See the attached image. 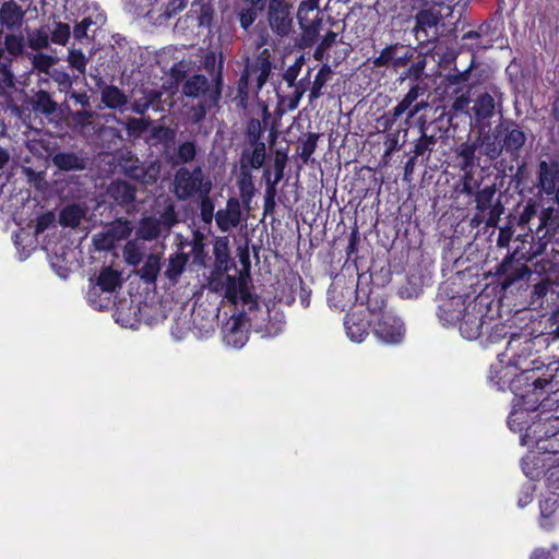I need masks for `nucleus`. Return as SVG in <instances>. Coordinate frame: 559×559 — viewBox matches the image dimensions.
<instances>
[{
	"label": "nucleus",
	"instance_id": "19",
	"mask_svg": "<svg viewBox=\"0 0 559 559\" xmlns=\"http://www.w3.org/2000/svg\"><path fill=\"white\" fill-rule=\"evenodd\" d=\"M215 221L223 233H227L237 227L241 222V207L239 201L235 198L229 199L226 203V207L216 212Z\"/></svg>",
	"mask_w": 559,
	"mask_h": 559
},
{
	"label": "nucleus",
	"instance_id": "52",
	"mask_svg": "<svg viewBox=\"0 0 559 559\" xmlns=\"http://www.w3.org/2000/svg\"><path fill=\"white\" fill-rule=\"evenodd\" d=\"M436 145V138L433 135H427L423 133V135L417 140L414 145V155L415 157L421 156L427 152H431Z\"/></svg>",
	"mask_w": 559,
	"mask_h": 559
},
{
	"label": "nucleus",
	"instance_id": "50",
	"mask_svg": "<svg viewBox=\"0 0 559 559\" xmlns=\"http://www.w3.org/2000/svg\"><path fill=\"white\" fill-rule=\"evenodd\" d=\"M200 216L205 224H211L214 215V203L209 194L200 195Z\"/></svg>",
	"mask_w": 559,
	"mask_h": 559
},
{
	"label": "nucleus",
	"instance_id": "21",
	"mask_svg": "<svg viewBox=\"0 0 559 559\" xmlns=\"http://www.w3.org/2000/svg\"><path fill=\"white\" fill-rule=\"evenodd\" d=\"M40 2L45 14L56 15L64 12L67 14L66 19L79 14L81 9L85 7L83 0H40Z\"/></svg>",
	"mask_w": 559,
	"mask_h": 559
},
{
	"label": "nucleus",
	"instance_id": "49",
	"mask_svg": "<svg viewBox=\"0 0 559 559\" xmlns=\"http://www.w3.org/2000/svg\"><path fill=\"white\" fill-rule=\"evenodd\" d=\"M71 68L75 69L79 73L84 74L87 66V58L79 49H70L67 58Z\"/></svg>",
	"mask_w": 559,
	"mask_h": 559
},
{
	"label": "nucleus",
	"instance_id": "9",
	"mask_svg": "<svg viewBox=\"0 0 559 559\" xmlns=\"http://www.w3.org/2000/svg\"><path fill=\"white\" fill-rule=\"evenodd\" d=\"M267 20L271 29L278 36H287L292 31L290 5L285 0H270Z\"/></svg>",
	"mask_w": 559,
	"mask_h": 559
},
{
	"label": "nucleus",
	"instance_id": "26",
	"mask_svg": "<svg viewBox=\"0 0 559 559\" xmlns=\"http://www.w3.org/2000/svg\"><path fill=\"white\" fill-rule=\"evenodd\" d=\"M108 192L120 205H129L135 199V189L126 181H116L111 183Z\"/></svg>",
	"mask_w": 559,
	"mask_h": 559
},
{
	"label": "nucleus",
	"instance_id": "58",
	"mask_svg": "<svg viewBox=\"0 0 559 559\" xmlns=\"http://www.w3.org/2000/svg\"><path fill=\"white\" fill-rule=\"evenodd\" d=\"M51 79L58 84L60 91L69 93V90L72 86V79L67 72L62 70H53Z\"/></svg>",
	"mask_w": 559,
	"mask_h": 559
},
{
	"label": "nucleus",
	"instance_id": "61",
	"mask_svg": "<svg viewBox=\"0 0 559 559\" xmlns=\"http://www.w3.org/2000/svg\"><path fill=\"white\" fill-rule=\"evenodd\" d=\"M213 17V8L210 3H202L199 10V25L210 26Z\"/></svg>",
	"mask_w": 559,
	"mask_h": 559
},
{
	"label": "nucleus",
	"instance_id": "3",
	"mask_svg": "<svg viewBox=\"0 0 559 559\" xmlns=\"http://www.w3.org/2000/svg\"><path fill=\"white\" fill-rule=\"evenodd\" d=\"M536 444L544 453L523 459L522 469L528 478L534 479L542 473L539 467L548 466L545 472L547 490L539 504L540 525L548 528L550 524L547 519L559 511V431L546 440L538 439Z\"/></svg>",
	"mask_w": 559,
	"mask_h": 559
},
{
	"label": "nucleus",
	"instance_id": "60",
	"mask_svg": "<svg viewBox=\"0 0 559 559\" xmlns=\"http://www.w3.org/2000/svg\"><path fill=\"white\" fill-rule=\"evenodd\" d=\"M302 67V57H300L296 62L290 66L286 72L284 73V80L288 84L289 87H293L297 85L296 79L298 76V73Z\"/></svg>",
	"mask_w": 559,
	"mask_h": 559
},
{
	"label": "nucleus",
	"instance_id": "17",
	"mask_svg": "<svg viewBox=\"0 0 559 559\" xmlns=\"http://www.w3.org/2000/svg\"><path fill=\"white\" fill-rule=\"evenodd\" d=\"M146 308V305H144ZM143 307L134 300H121L114 313L115 321L126 329H138L143 320Z\"/></svg>",
	"mask_w": 559,
	"mask_h": 559
},
{
	"label": "nucleus",
	"instance_id": "59",
	"mask_svg": "<svg viewBox=\"0 0 559 559\" xmlns=\"http://www.w3.org/2000/svg\"><path fill=\"white\" fill-rule=\"evenodd\" d=\"M451 96H454L452 109L455 112L466 111L469 105V90H466L465 92H462L460 94H452Z\"/></svg>",
	"mask_w": 559,
	"mask_h": 559
},
{
	"label": "nucleus",
	"instance_id": "32",
	"mask_svg": "<svg viewBox=\"0 0 559 559\" xmlns=\"http://www.w3.org/2000/svg\"><path fill=\"white\" fill-rule=\"evenodd\" d=\"M188 262V255L185 253H176L170 255L168 264L165 269V276L171 282L177 283L180 275L183 273Z\"/></svg>",
	"mask_w": 559,
	"mask_h": 559
},
{
	"label": "nucleus",
	"instance_id": "39",
	"mask_svg": "<svg viewBox=\"0 0 559 559\" xmlns=\"http://www.w3.org/2000/svg\"><path fill=\"white\" fill-rule=\"evenodd\" d=\"M160 270V261L158 255L156 254H150L143 266L139 270V274L142 280H144L146 283H153L155 282L158 273Z\"/></svg>",
	"mask_w": 559,
	"mask_h": 559
},
{
	"label": "nucleus",
	"instance_id": "6",
	"mask_svg": "<svg viewBox=\"0 0 559 559\" xmlns=\"http://www.w3.org/2000/svg\"><path fill=\"white\" fill-rule=\"evenodd\" d=\"M212 182L205 178L201 167L178 169L174 177V192L179 200L210 194Z\"/></svg>",
	"mask_w": 559,
	"mask_h": 559
},
{
	"label": "nucleus",
	"instance_id": "47",
	"mask_svg": "<svg viewBox=\"0 0 559 559\" xmlns=\"http://www.w3.org/2000/svg\"><path fill=\"white\" fill-rule=\"evenodd\" d=\"M28 46L34 50L47 48L49 45V33L44 29H36L27 36Z\"/></svg>",
	"mask_w": 559,
	"mask_h": 559
},
{
	"label": "nucleus",
	"instance_id": "33",
	"mask_svg": "<svg viewBox=\"0 0 559 559\" xmlns=\"http://www.w3.org/2000/svg\"><path fill=\"white\" fill-rule=\"evenodd\" d=\"M102 102L111 109L123 107L128 98L122 91L112 85H107L102 90Z\"/></svg>",
	"mask_w": 559,
	"mask_h": 559
},
{
	"label": "nucleus",
	"instance_id": "18",
	"mask_svg": "<svg viewBox=\"0 0 559 559\" xmlns=\"http://www.w3.org/2000/svg\"><path fill=\"white\" fill-rule=\"evenodd\" d=\"M192 333L199 338L210 337L216 325V314L206 311L202 307H197L191 313Z\"/></svg>",
	"mask_w": 559,
	"mask_h": 559
},
{
	"label": "nucleus",
	"instance_id": "11",
	"mask_svg": "<svg viewBox=\"0 0 559 559\" xmlns=\"http://www.w3.org/2000/svg\"><path fill=\"white\" fill-rule=\"evenodd\" d=\"M271 68L269 50L264 49L254 61L247 64L240 81L246 85L255 84L257 90H261L271 73Z\"/></svg>",
	"mask_w": 559,
	"mask_h": 559
},
{
	"label": "nucleus",
	"instance_id": "45",
	"mask_svg": "<svg viewBox=\"0 0 559 559\" xmlns=\"http://www.w3.org/2000/svg\"><path fill=\"white\" fill-rule=\"evenodd\" d=\"M400 50H404V47L400 44H394V45H390V46L385 47L380 52L379 57H377L373 60V64L376 67L391 66L395 59V56L397 55V52H400Z\"/></svg>",
	"mask_w": 559,
	"mask_h": 559
},
{
	"label": "nucleus",
	"instance_id": "7",
	"mask_svg": "<svg viewBox=\"0 0 559 559\" xmlns=\"http://www.w3.org/2000/svg\"><path fill=\"white\" fill-rule=\"evenodd\" d=\"M177 223V214L174 205L165 207L159 217H143L136 227L135 236L144 241L156 240L159 237H166L171 227Z\"/></svg>",
	"mask_w": 559,
	"mask_h": 559
},
{
	"label": "nucleus",
	"instance_id": "41",
	"mask_svg": "<svg viewBox=\"0 0 559 559\" xmlns=\"http://www.w3.org/2000/svg\"><path fill=\"white\" fill-rule=\"evenodd\" d=\"M53 164L62 170L83 168V160L72 153H59L53 156Z\"/></svg>",
	"mask_w": 559,
	"mask_h": 559
},
{
	"label": "nucleus",
	"instance_id": "51",
	"mask_svg": "<svg viewBox=\"0 0 559 559\" xmlns=\"http://www.w3.org/2000/svg\"><path fill=\"white\" fill-rule=\"evenodd\" d=\"M189 331H192V325L186 316L177 318L171 326V335L177 341L183 340Z\"/></svg>",
	"mask_w": 559,
	"mask_h": 559
},
{
	"label": "nucleus",
	"instance_id": "27",
	"mask_svg": "<svg viewBox=\"0 0 559 559\" xmlns=\"http://www.w3.org/2000/svg\"><path fill=\"white\" fill-rule=\"evenodd\" d=\"M94 283L115 296L117 289L121 287L122 275L119 271L114 270L112 267H104Z\"/></svg>",
	"mask_w": 559,
	"mask_h": 559
},
{
	"label": "nucleus",
	"instance_id": "13",
	"mask_svg": "<svg viewBox=\"0 0 559 559\" xmlns=\"http://www.w3.org/2000/svg\"><path fill=\"white\" fill-rule=\"evenodd\" d=\"M248 321L242 311L234 314L223 328V340L225 344L233 348H242L248 342Z\"/></svg>",
	"mask_w": 559,
	"mask_h": 559
},
{
	"label": "nucleus",
	"instance_id": "16",
	"mask_svg": "<svg viewBox=\"0 0 559 559\" xmlns=\"http://www.w3.org/2000/svg\"><path fill=\"white\" fill-rule=\"evenodd\" d=\"M538 187L542 193L559 205V164L539 163Z\"/></svg>",
	"mask_w": 559,
	"mask_h": 559
},
{
	"label": "nucleus",
	"instance_id": "24",
	"mask_svg": "<svg viewBox=\"0 0 559 559\" xmlns=\"http://www.w3.org/2000/svg\"><path fill=\"white\" fill-rule=\"evenodd\" d=\"M440 14L431 9L420 10L415 16L414 32L419 38L421 34L427 37V29L436 27L439 24Z\"/></svg>",
	"mask_w": 559,
	"mask_h": 559
},
{
	"label": "nucleus",
	"instance_id": "1",
	"mask_svg": "<svg viewBox=\"0 0 559 559\" xmlns=\"http://www.w3.org/2000/svg\"><path fill=\"white\" fill-rule=\"evenodd\" d=\"M538 338L527 335H512L506 350L498 355V362L491 366L490 379L499 390L510 389L518 394L520 385L532 388L535 394L550 384L559 362L545 364L535 357L534 349Z\"/></svg>",
	"mask_w": 559,
	"mask_h": 559
},
{
	"label": "nucleus",
	"instance_id": "31",
	"mask_svg": "<svg viewBox=\"0 0 559 559\" xmlns=\"http://www.w3.org/2000/svg\"><path fill=\"white\" fill-rule=\"evenodd\" d=\"M495 106V99L490 94L479 95L473 106L475 119L481 121L490 118L493 115Z\"/></svg>",
	"mask_w": 559,
	"mask_h": 559
},
{
	"label": "nucleus",
	"instance_id": "2",
	"mask_svg": "<svg viewBox=\"0 0 559 559\" xmlns=\"http://www.w3.org/2000/svg\"><path fill=\"white\" fill-rule=\"evenodd\" d=\"M215 271L207 280L206 289L235 307H241L249 326L261 337H274L285 326V316L275 301L260 304L251 293L250 276L236 266Z\"/></svg>",
	"mask_w": 559,
	"mask_h": 559
},
{
	"label": "nucleus",
	"instance_id": "20",
	"mask_svg": "<svg viewBox=\"0 0 559 559\" xmlns=\"http://www.w3.org/2000/svg\"><path fill=\"white\" fill-rule=\"evenodd\" d=\"M25 12L14 1H5L0 7V23L9 31H17L22 27Z\"/></svg>",
	"mask_w": 559,
	"mask_h": 559
},
{
	"label": "nucleus",
	"instance_id": "15",
	"mask_svg": "<svg viewBox=\"0 0 559 559\" xmlns=\"http://www.w3.org/2000/svg\"><path fill=\"white\" fill-rule=\"evenodd\" d=\"M133 230V225L127 219H117L106 227L104 233L96 235L95 243L99 250H110L127 239Z\"/></svg>",
	"mask_w": 559,
	"mask_h": 559
},
{
	"label": "nucleus",
	"instance_id": "10",
	"mask_svg": "<svg viewBox=\"0 0 559 559\" xmlns=\"http://www.w3.org/2000/svg\"><path fill=\"white\" fill-rule=\"evenodd\" d=\"M438 318L443 325H455L467 308L466 299L462 295L445 297L438 295Z\"/></svg>",
	"mask_w": 559,
	"mask_h": 559
},
{
	"label": "nucleus",
	"instance_id": "53",
	"mask_svg": "<svg viewBox=\"0 0 559 559\" xmlns=\"http://www.w3.org/2000/svg\"><path fill=\"white\" fill-rule=\"evenodd\" d=\"M336 33L333 31H329L320 44L317 46L313 52V58L318 61L323 60L325 51L335 43L336 40Z\"/></svg>",
	"mask_w": 559,
	"mask_h": 559
},
{
	"label": "nucleus",
	"instance_id": "44",
	"mask_svg": "<svg viewBox=\"0 0 559 559\" xmlns=\"http://www.w3.org/2000/svg\"><path fill=\"white\" fill-rule=\"evenodd\" d=\"M4 51L16 57L22 55L25 43L22 34H7L3 40Z\"/></svg>",
	"mask_w": 559,
	"mask_h": 559
},
{
	"label": "nucleus",
	"instance_id": "48",
	"mask_svg": "<svg viewBox=\"0 0 559 559\" xmlns=\"http://www.w3.org/2000/svg\"><path fill=\"white\" fill-rule=\"evenodd\" d=\"M160 2V0H158ZM157 3L156 5H158ZM186 8V1L185 0H162V3L159 5V9L157 10L159 15H163L167 19L175 15L178 11H181Z\"/></svg>",
	"mask_w": 559,
	"mask_h": 559
},
{
	"label": "nucleus",
	"instance_id": "54",
	"mask_svg": "<svg viewBox=\"0 0 559 559\" xmlns=\"http://www.w3.org/2000/svg\"><path fill=\"white\" fill-rule=\"evenodd\" d=\"M51 41L64 46L70 38V26L64 23H57L50 33Z\"/></svg>",
	"mask_w": 559,
	"mask_h": 559
},
{
	"label": "nucleus",
	"instance_id": "56",
	"mask_svg": "<svg viewBox=\"0 0 559 559\" xmlns=\"http://www.w3.org/2000/svg\"><path fill=\"white\" fill-rule=\"evenodd\" d=\"M57 63V59L45 53H37L33 57V66L40 72L47 73Z\"/></svg>",
	"mask_w": 559,
	"mask_h": 559
},
{
	"label": "nucleus",
	"instance_id": "28",
	"mask_svg": "<svg viewBox=\"0 0 559 559\" xmlns=\"http://www.w3.org/2000/svg\"><path fill=\"white\" fill-rule=\"evenodd\" d=\"M143 239L135 238L129 240L123 248V257L128 264L138 265L142 261L146 252V246Z\"/></svg>",
	"mask_w": 559,
	"mask_h": 559
},
{
	"label": "nucleus",
	"instance_id": "29",
	"mask_svg": "<svg viewBox=\"0 0 559 559\" xmlns=\"http://www.w3.org/2000/svg\"><path fill=\"white\" fill-rule=\"evenodd\" d=\"M304 22V25H300V28L302 29L300 46L310 47L316 43L318 38L321 26V19L317 13L313 19H306Z\"/></svg>",
	"mask_w": 559,
	"mask_h": 559
},
{
	"label": "nucleus",
	"instance_id": "22",
	"mask_svg": "<svg viewBox=\"0 0 559 559\" xmlns=\"http://www.w3.org/2000/svg\"><path fill=\"white\" fill-rule=\"evenodd\" d=\"M115 296L91 281L90 288L86 293V300L91 307L96 310L108 309L114 302Z\"/></svg>",
	"mask_w": 559,
	"mask_h": 559
},
{
	"label": "nucleus",
	"instance_id": "57",
	"mask_svg": "<svg viewBox=\"0 0 559 559\" xmlns=\"http://www.w3.org/2000/svg\"><path fill=\"white\" fill-rule=\"evenodd\" d=\"M319 7V0H304L298 8L297 19L299 22V25H304L306 19H309V13L314 12L318 10Z\"/></svg>",
	"mask_w": 559,
	"mask_h": 559
},
{
	"label": "nucleus",
	"instance_id": "5",
	"mask_svg": "<svg viewBox=\"0 0 559 559\" xmlns=\"http://www.w3.org/2000/svg\"><path fill=\"white\" fill-rule=\"evenodd\" d=\"M370 316L373 322L372 331L380 342L394 345L403 341L405 336L404 323L391 310L385 309L383 300L380 305L370 309Z\"/></svg>",
	"mask_w": 559,
	"mask_h": 559
},
{
	"label": "nucleus",
	"instance_id": "42",
	"mask_svg": "<svg viewBox=\"0 0 559 559\" xmlns=\"http://www.w3.org/2000/svg\"><path fill=\"white\" fill-rule=\"evenodd\" d=\"M479 146L481 152L491 160L497 159L502 152L501 144L497 141L496 138H492L489 134L479 139Z\"/></svg>",
	"mask_w": 559,
	"mask_h": 559
},
{
	"label": "nucleus",
	"instance_id": "38",
	"mask_svg": "<svg viewBox=\"0 0 559 559\" xmlns=\"http://www.w3.org/2000/svg\"><path fill=\"white\" fill-rule=\"evenodd\" d=\"M525 141V133L519 128H513L506 134L501 146L508 153L514 154L524 145Z\"/></svg>",
	"mask_w": 559,
	"mask_h": 559
},
{
	"label": "nucleus",
	"instance_id": "14",
	"mask_svg": "<svg viewBox=\"0 0 559 559\" xmlns=\"http://www.w3.org/2000/svg\"><path fill=\"white\" fill-rule=\"evenodd\" d=\"M495 194L496 188L493 186L485 187L477 192L475 201L478 213L473 221L477 223L485 221L487 226H496L498 224L500 210L498 206H492Z\"/></svg>",
	"mask_w": 559,
	"mask_h": 559
},
{
	"label": "nucleus",
	"instance_id": "55",
	"mask_svg": "<svg viewBox=\"0 0 559 559\" xmlns=\"http://www.w3.org/2000/svg\"><path fill=\"white\" fill-rule=\"evenodd\" d=\"M197 154L195 144L191 141L181 143L177 150V158L180 163H189L194 159Z\"/></svg>",
	"mask_w": 559,
	"mask_h": 559
},
{
	"label": "nucleus",
	"instance_id": "30",
	"mask_svg": "<svg viewBox=\"0 0 559 559\" xmlns=\"http://www.w3.org/2000/svg\"><path fill=\"white\" fill-rule=\"evenodd\" d=\"M353 296L352 287L341 288L338 284H333L328 292V300L331 307L343 310Z\"/></svg>",
	"mask_w": 559,
	"mask_h": 559
},
{
	"label": "nucleus",
	"instance_id": "34",
	"mask_svg": "<svg viewBox=\"0 0 559 559\" xmlns=\"http://www.w3.org/2000/svg\"><path fill=\"white\" fill-rule=\"evenodd\" d=\"M477 144L476 143H462L457 147V156L460 157L459 167L463 173H467L473 170L475 164V152Z\"/></svg>",
	"mask_w": 559,
	"mask_h": 559
},
{
	"label": "nucleus",
	"instance_id": "4",
	"mask_svg": "<svg viewBox=\"0 0 559 559\" xmlns=\"http://www.w3.org/2000/svg\"><path fill=\"white\" fill-rule=\"evenodd\" d=\"M513 393L515 399L513 400V409L508 418V425L514 432L522 433V444H527L532 438L531 431L535 435L540 426V424L535 423L533 426L530 425V413L535 412L545 402L546 404H544V407L550 406V402H558L559 400L555 397L559 394V389H556V391L552 392L554 396L551 399H544L542 402L540 397L543 395V390H537L534 394L532 392V388H522L520 385L518 394L515 392Z\"/></svg>",
	"mask_w": 559,
	"mask_h": 559
},
{
	"label": "nucleus",
	"instance_id": "63",
	"mask_svg": "<svg viewBox=\"0 0 559 559\" xmlns=\"http://www.w3.org/2000/svg\"><path fill=\"white\" fill-rule=\"evenodd\" d=\"M317 139L318 136L316 134H309L307 140L304 142L301 156L305 160L313 154L317 147Z\"/></svg>",
	"mask_w": 559,
	"mask_h": 559
},
{
	"label": "nucleus",
	"instance_id": "62",
	"mask_svg": "<svg viewBox=\"0 0 559 559\" xmlns=\"http://www.w3.org/2000/svg\"><path fill=\"white\" fill-rule=\"evenodd\" d=\"M13 74L8 63L0 62V86L11 87L13 86Z\"/></svg>",
	"mask_w": 559,
	"mask_h": 559
},
{
	"label": "nucleus",
	"instance_id": "43",
	"mask_svg": "<svg viewBox=\"0 0 559 559\" xmlns=\"http://www.w3.org/2000/svg\"><path fill=\"white\" fill-rule=\"evenodd\" d=\"M283 175L281 174H274V178H271V180H267L265 185V195H264V207L265 211H271L275 206V199L277 195V185L283 179Z\"/></svg>",
	"mask_w": 559,
	"mask_h": 559
},
{
	"label": "nucleus",
	"instance_id": "64",
	"mask_svg": "<svg viewBox=\"0 0 559 559\" xmlns=\"http://www.w3.org/2000/svg\"><path fill=\"white\" fill-rule=\"evenodd\" d=\"M533 491H534V487L530 483L523 487L521 497L519 498V502H518L521 508L527 506L532 501Z\"/></svg>",
	"mask_w": 559,
	"mask_h": 559
},
{
	"label": "nucleus",
	"instance_id": "25",
	"mask_svg": "<svg viewBox=\"0 0 559 559\" xmlns=\"http://www.w3.org/2000/svg\"><path fill=\"white\" fill-rule=\"evenodd\" d=\"M105 23V16L97 12L93 15L84 16L83 20L74 26L73 36L75 39L88 37V32L94 33L96 28Z\"/></svg>",
	"mask_w": 559,
	"mask_h": 559
},
{
	"label": "nucleus",
	"instance_id": "40",
	"mask_svg": "<svg viewBox=\"0 0 559 559\" xmlns=\"http://www.w3.org/2000/svg\"><path fill=\"white\" fill-rule=\"evenodd\" d=\"M84 215L85 212L80 205H69L61 211L60 223L64 226L76 227Z\"/></svg>",
	"mask_w": 559,
	"mask_h": 559
},
{
	"label": "nucleus",
	"instance_id": "8",
	"mask_svg": "<svg viewBox=\"0 0 559 559\" xmlns=\"http://www.w3.org/2000/svg\"><path fill=\"white\" fill-rule=\"evenodd\" d=\"M370 309H373L371 299L366 309L355 310L345 317L346 335L352 342L361 343L369 334V328L373 326Z\"/></svg>",
	"mask_w": 559,
	"mask_h": 559
},
{
	"label": "nucleus",
	"instance_id": "23",
	"mask_svg": "<svg viewBox=\"0 0 559 559\" xmlns=\"http://www.w3.org/2000/svg\"><path fill=\"white\" fill-rule=\"evenodd\" d=\"M473 67V62L469 64V67L464 70L456 73L448 74L443 80L444 90L449 95L452 94H460L462 92H465L467 82L471 76V70Z\"/></svg>",
	"mask_w": 559,
	"mask_h": 559
},
{
	"label": "nucleus",
	"instance_id": "36",
	"mask_svg": "<svg viewBox=\"0 0 559 559\" xmlns=\"http://www.w3.org/2000/svg\"><path fill=\"white\" fill-rule=\"evenodd\" d=\"M305 81L306 79L300 80L297 85L293 86L295 90L292 94L280 98V105L283 106L285 110L293 111L298 107L299 102L306 92ZM307 81H309V75L307 76Z\"/></svg>",
	"mask_w": 559,
	"mask_h": 559
},
{
	"label": "nucleus",
	"instance_id": "12",
	"mask_svg": "<svg viewBox=\"0 0 559 559\" xmlns=\"http://www.w3.org/2000/svg\"><path fill=\"white\" fill-rule=\"evenodd\" d=\"M483 308L475 301L467 305L466 310L460 319L459 330L466 340H476L480 336L485 324Z\"/></svg>",
	"mask_w": 559,
	"mask_h": 559
},
{
	"label": "nucleus",
	"instance_id": "37",
	"mask_svg": "<svg viewBox=\"0 0 559 559\" xmlns=\"http://www.w3.org/2000/svg\"><path fill=\"white\" fill-rule=\"evenodd\" d=\"M332 70L329 64H323L318 71L309 94V100L313 102L322 95V88L331 79Z\"/></svg>",
	"mask_w": 559,
	"mask_h": 559
},
{
	"label": "nucleus",
	"instance_id": "46",
	"mask_svg": "<svg viewBox=\"0 0 559 559\" xmlns=\"http://www.w3.org/2000/svg\"><path fill=\"white\" fill-rule=\"evenodd\" d=\"M265 143L263 142H255L253 144V150L249 154H245V157L247 158L249 165L253 169H259L262 167L265 160Z\"/></svg>",
	"mask_w": 559,
	"mask_h": 559
},
{
	"label": "nucleus",
	"instance_id": "35",
	"mask_svg": "<svg viewBox=\"0 0 559 559\" xmlns=\"http://www.w3.org/2000/svg\"><path fill=\"white\" fill-rule=\"evenodd\" d=\"M209 87V81L206 76L197 74L189 78L182 87V92L188 97H198L205 93Z\"/></svg>",
	"mask_w": 559,
	"mask_h": 559
}]
</instances>
